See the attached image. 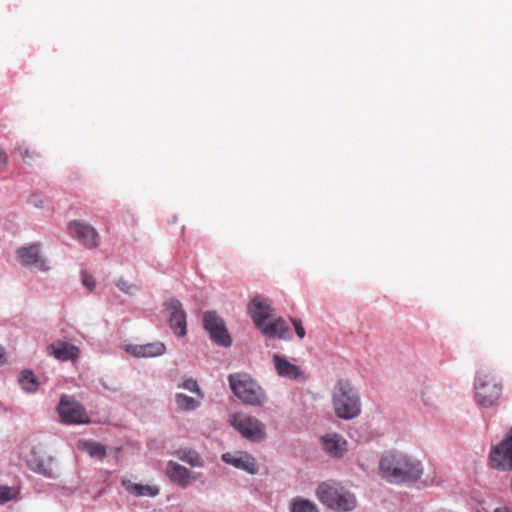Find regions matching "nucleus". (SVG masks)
I'll return each mask as SVG.
<instances>
[{
  "label": "nucleus",
  "instance_id": "473e14b6",
  "mask_svg": "<svg viewBox=\"0 0 512 512\" xmlns=\"http://www.w3.org/2000/svg\"><path fill=\"white\" fill-rule=\"evenodd\" d=\"M292 324L294 326V329H295V333L296 335L300 338V339H303L305 337V329L302 325V322L301 320L299 319H292Z\"/></svg>",
  "mask_w": 512,
  "mask_h": 512
},
{
  "label": "nucleus",
  "instance_id": "423d86ee",
  "mask_svg": "<svg viewBox=\"0 0 512 512\" xmlns=\"http://www.w3.org/2000/svg\"><path fill=\"white\" fill-rule=\"evenodd\" d=\"M230 423L244 438L251 441L259 442L266 436L265 425L251 415L235 413L231 416Z\"/></svg>",
  "mask_w": 512,
  "mask_h": 512
},
{
  "label": "nucleus",
  "instance_id": "9d476101",
  "mask_svg": "<svg viewBox=\"0 0 512 512\" xmlns=\"http://www.w3.org/2000/svg\"><path fill=\"white\" fill-rule=\"evenodd\" d=\"M203 322L205 330L214 342L224 347H229L232 344L224 321L215 312L204 313Z\"/></svg>",
  "mask_w": 512,
  "mask_h": 512
},
{
  "label": "nucleus",
  "instance_id": "4be33fe9",
  "mask_svg": "<svg viewBox=\"0 0 512 512\" xmlns=\"http://www.w3.org/2000/svg\"><path fill=\"white\" fill-rule=\"evenodd\" d=\"M77 448L85 451L90 457L103 460L107 456L106 446L92 440H79Z\"/></svg>",
  "mask_w": 512,
  "mask_h": 512
},
{
  "label": "nucleus",
  "instance_id": "20e7f679",
  "mask_svg": "<svg viewBox=\"0 0 512 512\" xmlns=\"http://www.w3.org/2000/svg\"><path fill=\"white\" fill-rule=\"evenodd\" d=\"M317 496L323 504L332 509L351 511L356 506L355 496L333 481L320 484Z\"/></svg>",
  "mask_w": 512,
  "mask_h": 512
},
{
  "label": "nucleus",
  "instance_id": "6e6552de",
  "mask_svg": "<svg viewBox=\"0 0 512 512\" xmlns=\"http://www.w3.org/2000/svg\"><path fill=\"white\" fill-rule=\"evenodd\" d=\"M489 462L494 469L501 471L512 470V427L502 441L492 447Z\"/></svg>",
  "mask_w": 512,
  "mask_h": 512
},
{
  "label": "nucleus",
  "instance_id": "f03ea898",
  "mask_svg": "<svg viewBox=\"0 0 512 512\" xmlns=\"http://www.w3.org/2000/svg\"><path fill=\"white\" fill-rule=\"evenodd\" d=\"M332 402L335 414L342 419H353L361 412V401L357 391L348 380L336 382Z\"/></svg>",
  "mask_w": 512,
  "mask_h": 512
},
{
  "label": "nucleus",
  "instance_id": "f3484780",
  "mask_svg": "<svg viewBox=\"0 0 512 512\" xmlns=\"http://www.w3.org/2000/svg\"><path fill=\"white\" fill-rule=\"evenodd\" d=\"M222 460L234 466L237 469L244 470L250 474H256L258 472V466L254 457L247 453H224Z\"/></svg>",
  "mask_w": 512,
  "mask_h": 512
},
{
  "label": "nucleus",
  "instance_id": "6ab92c4d",
  "mask_svg": "<svg viewBox=\"0 0 512 512\" xmlns=\"http://www.w3.org/2000/svg\"><path fill=\"white\" fill-rule=\"evenodd\" d=\"M273 363L275 370L280 377L297 380L303 377V371L297 365L290 363L284 357L274 354Z\"/></svg>",
  "mask_w": 512,
  "mask_h": 512
},
{
  "label": "nucleus",
  "instance_id": "393cba45",
  "mask_svg": "<svg viewBox=\"0 0 512 512\" xmlns=\"http://www.w3.org/2000/svg\"><path fill=\"white\" fill-rule=\"evenodd\" d=\"M19 381L27 392H34L38 388V381L31 371H23Z\"/></svg>",
  "mask_w": 512,
  "mask_h": 512
},
{
  "label": "nucleus",
  "instance_id": "e433bc0d",
  "mask_svg": "<svg viewBox=\"0 0 512 512\" xmlns=\"http://www.w3.org/2000/svg\"><path fill=\"white\" fill-rule=\"evenodd\" d=\"M2 358V354L0 353V359Z\"/></svg>",
  "mask_w": 512,
  "mask_h": 512
},
{
  "label": "nucleus",
  "instance_id": "c9c22d12",
  "mask_svg": "<svg viewBox=\"0 0 512 512\" xmlns=\"http://www.w3.org/2000/svg\"><path fill=\"white\" fill-rule=\"evenodd\" d=\"M494 512H511L507 508H497L494 510Z\"/></svg>",
  "mask_w": 512,
  "mask_h": 512
},
{
  "label": "nucleus",
  "instance_id": "7c9ffc66",
  "mask_svg": "<svg viewBox=\"0 0 512 512\" xmlns=\"http://www.w3.org/2000/svg\"><path fill=\"white\" fill-rule=\"evenodd\" d=\"M81 281H82V284L89 291H92L95 288V286H96V283H95V280H94L93 276L90 275L87 271H82L81 272Z\"/></svg>",
  "mask_w": 512,
  "mask_h": 512
},
{
  "label": "nucleus",
  "instance_id": "72a5a7b5",
  "mask_svg": "<svg viewBox=\"0 0 512 512\" xmlns=\"http://www.w3.org/2000/svg\"><path fill=\"white\" fill-rule=\"evenodd\" d=\"M8 163L6 152L0 147V167H5Z\"/></svg>",
  "mask_w": 512,
  "mask_h": 512
},
{
  "label": "nucleus",
  "instance_id": "aec40b11",
  "mask_svg": "<svg viewBox=\"0 0 512 512\" xmlns=\"http://www.w3.org/2000/svg\"><path fill=\"white\" fill-rule=\"evenodd\" d=\"M324 450L334 457L343 456L347 450V442L338 434H330L322 437Z\"/></svg>",
  "mask_w": 512,
  "mask_h": 512
},
{
  "label": "nucleus",
  "instance_id": "f704fd0d",
  "mask_svg": "<svg viewBox=\"0 0 512 512\" xmlns=\"http://www.w3.org/2000/svg\"><path fill=\"white\" fill-rule=\"evenodd\" d=\"M31 202L35 205V206H39V203L37 202V197L34 195L32 196V199H31Z\"/></svg>",
  "mask_w": 512,
  "mask_h": 512
},
{
  "label": "nucleus",
  "instance_id": "2f4dec72",
  "mask_svg": "<svg viewBox=\"0 0 512 512\" xmlns=\"http://www.w3.org/2000/svg\"><path fill=\"white\" fill-rule=\"evenodd\" d=\"M117 287L126 294L132 295L137 291V287L133 284H129L127 281L120 279L116 283Z\"/></svg>",
  "mask_w": 512,
  "mask_h": 512
},
{
  "label": "nucleus",
  "instance_id": "7ed1b4c3",
  "mask_svg": "<svg viewBox=\"0 0 512 512\" xmlns=\"http://www.w3.org/2000/svg\"><path fill=\"white\" fill-rule=\"evenodd\" d=\"M228 382L232 392L244 404L262 407L268 400L264 389L246 373L230 374Z\"/></svg>",
  "mask_w": 512,
  "mask_h": 512
},
{
  "label": "nucleus",
  "instance_id": "4468645a",
  "mask_svg": "<svg viewBox=\"0 0 512 512\" xmlns=\"http://www.w3.org/2000/svg\"><path fill=\"white\" fill-rule=\"evenodd\" d=\"M166 475L174 484L186 488L197 480V475L193 474L186 467L174 461H169L166 466Z\"/></svg>",
  "mask_w": 512,
  "mask_h": 512
},
{
  "label": "nucleus",
  "instance_id": "2eb2a0df",
  "mask_svg": "<svg viewBox=\"0 0 512 512\" xmlns=\"http://www.w3.org/2000/svg\"><path fill=\"white\" fill-rule=\"evenodd\" d=\"M125 351L136 358H150L161 356L166 352V346L160 341L137 345L128 344L125 346Z\"/></svg>",
  "mask_w": 512,
  "mask_h": 512
},
{
  "label": "nucleus",
  "instance_id": "1a4fd4ad",
  "mask_svg": "<svg viewBox=\"0 0 512 512\" xmlns=\"http://www.w3.org/2000/svg\"><path fill=\"white\" fill-rule=\"evenodd\" d=\"M69 234L77 239L87 249H95L99 246L100 236L97 230L90 224L73 220L68 224Z\"/></svg>",
  "mask_w": 512,
  "mask_h": 512
},
{
  "label": "nucleus",
  "instance_id": "5701e85b",
  "mask_svg": "<svg viewBox=\"0 0 512 512\" xmlns=\"http://www.w3.org/2000/svg\"><path fill=\"white\" fill-rule=\"evenodd\" d=\"M203 397V393H199V395L196 396H187L183 393H177L175 395V401L179 409L190 411L196 409L200 405Z\"/></svg>",
  "mask_w": 512,
  "mask_h": 512
},
{
  "label": "nucleus",
  "instance_id": "bb28decb",
  "mask_svg": "<svg viewBox=\"0 0 512 512\" xmlns=\"http://www.w3.org/2000/svg\"><path fill=\"white\" fill-rule=\"evenodd\" d=\"M19 493L20 491L17 487L0 485V504L16 500Z\"/></svg>",
  "mask_w": 512,
  "mask_h": 512
},
{
  "label": "nucleus",
  "instance_id": "c756f323",
  "mask_svg": "<svg viewBox=\"0 0 512 512\" xmlns=\"http://www.w3.org/2000/svg\"><path fill=\"white\" fill-rule=\"evenodd\" d=\"M180 388L186 389L189 392L194 393L195 395H199L201 392V389L198 386V383L194 379H187L185 380L181 385H179Z\"/></svg>",
  "mask_w": 512,
  "mask_h": 512
},
{
  "label": "nucleus",
  "instance_id": "a211bd4d",
  "mask_svg": "<svg viewBox=\"0 0 512 512\" xmlns=\"http://www.w3.org/2000/svg\"><path fill=\"white\" fill-rule=\"evenodd\" d=\"M261 333L269 338L289 339V327L286 321L278 317L266 324V321L261 323V327H257Z\"/></svg>",
  "mask_w": 512,
  "mask_h": 512
},
{
  "label": "nucleus",
  "instance_id": "ddd939ff",
  "mask_svg": "<svg viewBox=\"0 0 512 512\" xmlns=\"http://www.w3.org/2000/svg\"><path fill=\"white\" fill-rule=\"evenodd\" d=\"M273 308L268 299L262 296H255L248 305V313L256 327H261V323L272 317Z\"/></svg>",
  "mask_w": 512,
  "mask_h": 512
},
{
  "label": "nucleus",
  "instance_id": "f8f14e48",
  "mask_svg": "<svg viewBox=\"0 0 512 512\" xmlns=\"http://www.w3.org/2000/svg\"><path fill=\"white\" fill-rule=\"evenodd\" d=\"M40 245L32 244L27 247H21L17 250V258L22 266L34 267L40 271H47L49 267L46 261L40 256Z\"/></svg>",
  "mask_w": 512,
  "mask_h": 512
},
{
  "label": "nucleus",
  "instance_id": "0eeeda50",
  "mask_svg": "<svg viewBox=\"0 0 512 512\" xmlns=\"http://www.w3.org/2000/svg\"><path fill=\"white\" fill-rule=\"evenodd\" d=\"M61 420L66 424H85L89 416L84 407L73 397L62 395L57 407Z\"/></svg>",
  "mask_w": 512,
  "mask_h": 512
},
{
  "label": "nucleus",
  "instance_id": "f257e3e1",
  "mask_svg": "<svg viewBox=\"0 0 512 512\" xmlns=\"http://www.w3.org/2000/svg\"><path fill=\"white\" fill-rule=\"evenodd\" d=\"M379 469L381 476L392 483L417 481L423 472L420 461L394 451L382 456Z\"/></svg>",
  "mask_w": 512,
  "mask_h": 512
},
{
  "label": "nucleus",
  "instance_id": "412c9836",
  "mask_svg": "<svg viewBox=\"0 0 512 512\" xmlns=\"http://www.w3.org/2000/svg\"><path fill=\"white\" fill-rule=\"evenodd\" d=\"M122 486L126 489L127 492L137 497H155L159 494V488L157 486L137 484L127 479L122 480Z\"/></svg>",
  "mask_w": 512,
  "mask_h": 512
},
{
  "label": "nucleus",
  "instance_id": "cd10ccee",
  "mask_svg": "<svg viewBox=\"0 0 512 512\" xmlns=\"http://www.w3.org/2000/svg\"><path fill=\"white\" fill-rule=\"evenodd\" d=\"M291 512H318L316 506L304 499L293 501L291 505Z\"/></svg>",
  "mask_w": 512,
  "mask_h": 512
},
{
  "label": "nucleus",
  "instance_id": "b1692460",
  "mask_svg": "<svg viewBox=\"0 0 512 512\" xmlns=\"http://www.w3.org/2000/svg\"><path fill=\"white\" fill-rule=\"evenodd\" d=\"M176 454L179 460L186 462L193 467H200L203 465L201 457L193 450H180Z\"/></svg>",
  "mask_w": 512,
  "mask_h": 512
},
{
  "label": "nucleus",
  "instance_id": "39448f33",
  "mask_svg": "<svg viewBox=\"0 0 512 512\" xmlns=\"http://www.w3.org/2000/svg\"><path fill=\"white\" fill-rule=\"evenodd\" d=\"M474 389L477 403L484 408L495 405L502 393V385L491 373L484 370L477 373Z\"/></svg>",
  "mask_w": 512,
  "mask_h": 512
},
{
  "label": "nucleus",
  "instance_id": "9b49d317",
  "mask_svg": "<svg viewBox=\"0 0 512 512\" xmlns=\"http://www.w3.org/2000/svg\"><path fill=\"white\" fill-rule=\"evenodd\" d=\"M164 306L167 313L168 322L173 333L178 337L185 336L187 333L186 313L182 307L181 302L172 298L167 300Z\"/></svg>",
  "mask_w": 512,
  "mask_h": 512
},
{
  "label": "nucleus",
  "instance_id": "dca6fc26",
  "mask_svg": "<svg viewBox=\"0 0 512 512\" xmlns=\"http://www.w3.org/2000/svg\"><path fill=\"white\" fill-rule=\"evenodd\" d=\"M47 353L60 361H75L80 356V349L66 341H56L47 347Z\"/></svg>",
  "mask_w": 512,
  "mask_h": 512
},
{
  "label": "nucleus",
  "instance_id": "c85d7f7f",
  "mask_svg": "<svg viewBox=\"0 0 512 512\" xmlns=\"http://www.w3.org/2000/svg\"><path fill=\"white\" fill-rule=\"evenodd\" d=\"M15 152H17L24 161H27L28 159H32L36 156V152L34 150H30L26 145L24 144H18L15 147Z\"/></svg>",
  "mask_w": 512,
  "mask_h": 512
},
{
  "label": "nucleus",
  "instance_id": "a878e982",
  "mask_svg": "<svg viewBox=\"0 0 512 512\" xmlns=\"http://www.w3.org/2000/svg\"><path fill=\"white\" fill-rule=\"evenodd\" d=\"M31 468L35 470L36 472L43 474L47 477H54L55 472L53 465L51 461L44 462V461H37V460H30L29 461Z\"/></svg>",
  "mask_w": 512,
  "mask_h": 512
}]
</instances>
